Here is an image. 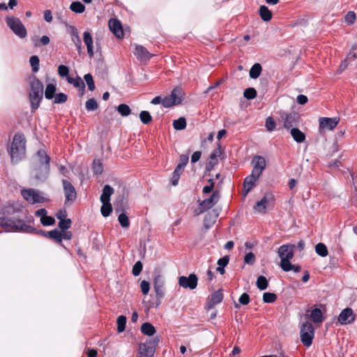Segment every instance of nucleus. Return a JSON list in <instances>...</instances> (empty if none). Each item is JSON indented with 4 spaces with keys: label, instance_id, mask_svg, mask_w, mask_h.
<instances>
[{
    "label": "nucleus",
    "instance_id": "nucleus-1",
    "mask_svg": "<svg viewBox=\"0 0 357 357\" xmlns=\"http://www.w3.org/2000/svg\"><path fill=\"white\" fill-rule=\"evenodd\" d=\"M0 227L6 232H34L35 228L21 219L0 218Z\"/></svg>",
    "mask_w": 357,
    "mask_h": 357
},
{
    "label": "nucleus",
    "instance_id": "nucleus-2",
    "mask_svg": "<svg viewBox=\"0 0 357 357\" xmlns=\"http://www.w3.org/2000/svg\"><path fill=\"white\" fill-rule=\"evenodd\" d=\"M9 153L13 162H18L24 157L26 140L22 135L17 133L14 135Z\"/></svg>",
    "mask_w": 357,
    "mask_h": 357
},
{
    "label": "nucleus",
    "instance_id": "nucleus-3",
    "mask_svg": "<svg viewBox=\"0 0 357 357\" xmlns=\"http://www.w3.org/2000/svg\"><path fill=\"white\" fill-rule=\"evenodd\" d=\"M29 99L31 102V112H34L40 106L43 96V83L34 77L30 83Z\"/></svg>",
    "mask_w": 357,
    "mask_h": 357
},
{
    "label": "nucleus",
    "instance_id": "nucleus-4",
    "mask_svg": "<svg viewBox=\"0 0 357 357\" xmlns=\"http://www.w3.org/2000/svg\"><path fill=\"white\" fill-rule=\"evenodd\" d=\"M36 157L40 164V167L38 169H35L34 176L37 180L44 181L47 177L50 172V158L43 149L38 151Z\"/></svg>",
    "mask_w": 357,
    "mask_h": 357
},
{
    "label": "nucleus",
    "instance_id": "nucleus-5",
    "mask_svg": "<svg viewBox=\"0 0 357 357\" xmlns=\"http://www.w3.org/2000/svg\"><path fill=\"white\" fill-rule=\"evenodd\" d=\"M295 248L296 245L294 244H284L278 248V253L281 259V268L289 269V262L294 257V250Z\"/></svg>",
    "mask_w": 357,
    "mask_h": 357
},
{
    "label": "nucleus",
    "instance_id": "nucleus-6",
    "mask_svg": "<svg viewBox=\"0 0 357 357\" xmlns=\"http://www.w3.org/2000/svg\"><path fill=\"white\" fill-rule=\"evenodd\" d=\"M7 26L19 38H24L27 35L26 29L21 20L14 16H8L6 18Z\"/></svg>",
    "mask_w": 357,
    "mask_h": 357
},
{
    "label": "nucleus",
    "instance_id": "nucleus-7",
    "mask_svg": "<svg viewBox=\"0 0 357 357\" xmlns=\"http://www.w3.org/2000/svg\"><path fill=\"white\" fill-rule=\"evenodd\" d=\"M21 194L23 198L31 204L44 203L47 201L42 192L33 188L23 189L21 190Z\"/></svg>",
    "mask_w": 357,
    "mask_h": 357
},
{
    "label": "nucleus",
    "instance_id": "nucleus-8",
    "mask_svg": "<svg viewBox=\"0 0 357 357\" xmlns=\"http://www.w3.org/2000/svg\"><path fill=\"white\" fill-rule=\"evenodd\" d=\"M300 334L303 345L307 347L311 346L314 335V328L310 321H306L302 324Z\"/></svg>",
    "mask_w": 357,
    "mask_h": 357
},
{
    "label": "nucleus",
    "instance_id": "nucleus-9",
    "mask_svg": "<svg viewBox=\"0 0 357 357\" xmlns=\"http://www.w3.org/2000/svg\"><path fill=\"white\" fill-rule=\"evenodd\" d=\"M183 90L181 88H175L172 91L169 96L162 99V105L167 108L179 105L183 100Z\"/></svg>",
    "mask_w": 357,
    "mask_h": 357
},
{
    "label": "nucleus",
    "instance_id": "nucleus-10",
    "mask_svg": "<svg viewBox=\"0 0 357 357\" xmlns=\"http://www.w3.org/2000/svg\"><path fill=\"white\" fill-rule=\"evenodd\" d=\"M159 342L158 337L152 340H149L145 343H142L139 346V354L142 357H153L155 348Z\"/></svg>",
    "mask_w": 357,
    "mask_h": 357
},
{
    "label": "nucleus",
    "instance_id": "nucleus-11",
    "mask_svg": "<svg viewBox=\"0 0 357 357\" xmlns=\"http://www.w3.org/2000/svg\"><path fill=\"white\" fill-rule=\"evenodd\" d=\"M63 188L65 195V204H71L77 198V192L73 184L66 179L62 180Z\"/></svg>",
    "mask_w": 357,
    "mask_h": 357
},
{
    "label": "nucleus",
    "instance_id": "nucleus-12",
    "mask_svg": "<svg viewBox=\"0 0 357 357\" xmlns=\"http://www.w3.org/2000/svg\"><path fill=\"white\" fill-rule=\"evenodd\" d=\"M340 119L337 117H321L319 119V130L320 132L326 130H333L338 125Z\"/></svg>",
    "mask_w": 357,
    "mask_h": 357
},
{
    "label": "nucleus",
    "instance_id": "nucleus-13",
    "mask_svg": "<svg viewBox=\"0 0 357 357\" xmlns=\"http://www.w3.org/2000/svg\"><path fill=\"white\" fill-rule=\"evenodd\" d=\"M153 288L158 305H159L165 295V282L161 275H158L155 276L153 279Z\"/></svg>",
    "mask_w": 357,
    "mask_h": 357
},
{
    "label": "nucleus",
    "instance_id": "nucleus-14",
    "mask_svg": "<svg viewBox=\"0 0 357 357\" xmlns=\"http://www.w3.org/2000/svg\"><path fill=\"white\" fill-rule=\"evenodd\" d=\"M274 204L273 196L271 193L266 194L262 199L257 202L254 206V210L259 213H265L269 206Z\"/></svg>",
    "mask_w": 357,
    "mask_h": 357
},
{
    "label": "nucleus",
    "instance_id": "nucleus-15",
    "mask_svg": "<svg viewBox=\"0 0 357 357\" xmlns=\"http://www.w3.org/2000/svg\"><path fill=\"white\" fill-rule=\"evenodd\" d=\"M219 199V192L218 191H214L210 197L199 203L200 210L199 213H197V215H200L206 210L211 208L218 202Z\"/></svg>",
    "mask_w": 357,
    "mask_h": 357
},
{
    "label": "nucleus",
    "instance_id": "nucleus-16",
    "mask_svg": "<svg viewBox=\"0 0 357 357\" xmlns=\"http://www.w3.org/2000/svg\"><path fill=\"white\" fill-rule=\"evenodd\" d=\"M198 278L195 273H191L188 277L180 276L178 284L185 289H195L197 286Z\"/></svg>",
    "mask_w": 357,
    "mask_h": 357
},
{
    "label": "nucleus",
    "instance_id": "nucleus-17",
    "mask_svg": "<svg viewBox=\"0 0 357 357\" xmlns=\"http://www.w3.org/2000/svg\"><path fill=\"white\" fill-rule=\"evenodd\" d=\"M252 165H253L252 172L254 174L261 176L263 171L266 169V162L263 156L255 155L252 160Z\"/></svg>",
    "mask_w": 357,
    "mask_h": 357
},
{
    "label": "nucleus",
    "instance_id": "nucleus-18",
    "mask_svg": "<svg viewBox=\"0 0 357 357\" xmlns=\"http://www.w3.org/2000/svg\"><path fill=\"white\" fill-rule=\"evenodd\" d=\"M355 320V315L353 310L350 307H347L341 311L340 313L337 321L342 325H346L354 322Z\"/></svg>",
    "mask_w": 357,
    "mask_h": 357
},
{
    "label": "nucleus",
    "instance_id": "nucleus-19",
    "mask_svg": "<svg viewBox=\"0 0 357 357\" xmlns=\"http://www.w3.org/2000/svg\"><path fill=\"white\" fill-rule=\"evenodd\" d=\"M223 300V294L221 290L213 292L207 298L206 303L205 305V309L207 310H211L214 307L216 304L221 303Z\"/></svg>",
    "mask_w": 357,
    "mask_h": 357
},
{
    "label": "nucleus",
    "instance_id": "nucleus-20",
    "mask_svg": "<svg viewBox=\"0 0 357 357\" xmlns=\"http://www.w3.org/2000/svg\"><path fill=\"white\" fill-rule=\"evenodd\" d=\"M108 25L111 31L119 38L123 37V31L121 23L116 19H110Z\"/></svg>",
    "mask_w": 357,
    "mask_h": 357
},
{
    "label": "nucleus",
    "instance_id": "nucleus-21",
    "mask_svg": "<svg viewBox=\"0 0 357 357\" xmlns=\"http://www.w3.org/2000/svg\"><path fill=\"white\" fill-rule=\"evenodd\" d=\"M259 175L254 174L253 172L249 176H248L243 181V191L244 195L245 196L255 185V183L259 178Z\"/></svg>",
    "mask_w": 357,
    "mask_h": 357
},
{
    "label": "nucleus",
    "instance_id": "nucleus-22",
    "mask_svg": "<svg viewBox=\"0 0 357 357\" xmlns=\"http://www.w3.org/2000/svg\"><path fill=\"white\" fill-rule=\"evenodd\" d=\"M70 33L71 36V40L73 43L77 47L79 54H81L82 50V40L79 38L78 31L77 28L74 26H70Z\"/></svg>",
    "mask_w": 357,
    "mask_h": 357
},
{
    "label": "nucleus",
    "instance_id": "nucleus-23",
    "mask_svg": "<svg viewBox=\"0 0 357 357\" xmlns=\"http://www.w3.org/2000/svg\"><path fill=\"white\" fill-rule=\"evenodd\" d=\"M299 121V115L296 112L287 114L284 121V126L287 129H291L296 126Z\"/></svg>",
    "mask_w": 357,
    "mask_h": 357
},
{
    "label": "nucleus",
    "instance_id": "nucleus-24",
    "mask_svg": "<svg viewBox=\"0 0 357 357\" xmlns=\"http://www.w3.org/2000/svg\"><path fill=\"white\" fill-rule=\"evenodd\" d=\"M218 213L215 211L208 212L204 219V226L206 229L211 228L216 222Z\"/></svg>",
    "mask_w": 357,
    "mask_h": 357
},
{
    "label": "nucleus",
    "instance_id": "nucleus-25",
    "mask_svg": "<svg viewBox=\"0 0 357 357\" xmlns=\"http://www.w3.org/2000/svg\"><path fill=\"white\" fill-rule=\"evenodd\" d=\"M134 54L140 61H148L152 56V54H151L148 50L142 45H136Z\"/></svg>",
    "mask_w": 357,
    "mask_h": 357
},
{
    "label": "nucleus",
    "instance_id": "nucleus-26",
    "mask_svg": "<svg viewBox=\"0 0 357 357\" xmlns=\"http://www.w3.org/2000/svg\"><path fill=\"white\" fill-rule=\"evenodd\" d=\"M220 153L221 151L219 147L214 149L210 154L206 162V169L208 171H211L214 167V166L218 163V157L220 155Z\"/></svg>",
    "mask_w": 357,
    "mask_h": 357
},
{
    "label": "nucleus",
    "instance_id": "nucleus-27",
    "mask_svg": "<svg viewBox=\"0 0 357 357\" xmlns=\"http://www.w3.org/2000/svg\"><path fill=\"white\" fill-rule=\"evenodd\" d=\"M83 40L87 49L89 56L91 58L94 55L93 38L91 34L89 31H84L83 33Z\"/></svg>",
    "mask_w": 357,
    "mask_h": 357
},
{
    "label": "nucleus",
    "instance_id": "nucleus-28",
    "mask_svg": "<svg viewBox=\"0 0 357 357\" xmlns=\"http://www.w3.org/2000/svg\"><path fill=\"white\" fill-rule=\"evenodd\" d=\"M310 319L314 324H320L324 321V316L322 311L319 308H314L310 311Z\"/></svg>",
    "mask_w": 357,
    "mask_h": 357
},
{
    "label": "nucleus",
    "instance_id": "nucleus-29",
    "mask_svg": "<svg viewBox=\"0 0 357 357\" xmlns=\"http://www.w3.org/2000/svg\"><path fill=\"white\" fill-rule=\"evenodd\" d=\"M290 133L293 139L297 143H303L305 140V135L301 130L297 128H292L290 130Z\"/></svg>",
    "mask_w": 357,
    "mask_h": 357
},
{
    "label": "nucleus",
    "instance_id": "nucleus-30",
    "mask_svg": "<svg viewBox=\"0 0 357 357\" xmlns=\"http://www.w3.org/2000/svg\"><path fill=\"white\" fill-rule=\"evenodd\" d=\"M114 193V189L109 185H105L100 196L101 202H110V197Z\"/></svg>",
    "mask_w": 357,
    "mask_h": 357
},
{
    "label": "nucleus",
    "instance_id": "nucleus-31",
    "mask_svg": "<svg viewBox=\"0 0 357 357\" xmlns=\"http://www.w3.org/2000/svg\"><path fill=\"white\" fill-rule=\"evenodd\" d=\"M259 14L264 22H269L272 19V13L267 6L263 5L259 7Z\"/></svg>",
    "mask_w": 357,
    "mask_h": 357
},
{
    "label": "nucleus",
    "instance_id": "nucleus-32",
    "mask_svg": "<svg viewBox=\"0 0 357 357\" xmlns=\"http://www.w3.org/2000/svg\"><path fill=\"white\" fill-rule=\"evenodd\" d=\"M141 332L144 335L153 336L155 333V328L151 324L146 322L141 326Z\"/></svg>",
    "mask_w": 357,
    "mask_h": 357
},
{
    "label": "nucleus",
    "instance_id": "nucleus-33",
    "mask_svg": "<svg viewBox=\"0 0 357 357\" xmlns=\"http://www.w3.org/2000/svg\"><path fill=\"white\" fill-rule=\"evenodd\" d=\"M48 238L54 240L55 242L64 247L62 243V238H61V231L57 229H54L52 231H47Z\"/></svg>",
    "mask_w": 357,
    "mask_h": 357
},
{
    "label": "nucleus",
    "instance_id": "nucleus-34",
    "mask_svg": "<svg viewBox=\"0 0 357 357\" xmlns=\"http://www.w3.org/2000/svg\"><path fill=\"white\" fill-rule=\"evenodd\" d=\"M68 82L72 84L76 88H79L82 91V95L83 94V91L85 88V84L84 81L81 79L79 77H77L76 78H73L70 77H68Z\"/></svg>",
    "mask_w": 357,
    "mask_h": 357
},
{
    "label": "nucleus",
    "instance_id": "nucleus-35",
    "mask_svg": "<svg viewBox=\"0 0 357 357\" xmlns=\"http://www.w3.org/2000/svg\"><path fill=\"white\" fill-rule=\"evenodd\" d=\"M184 169L181 168V166H176L172 177V184L173 185H177L180 178V176L183 173Z\"/></svg>",
    "mask_w": 357,
    "mask_h": 357
},
{
    "label": "nucleus",
    "instance_id": "nucleus-36",
    "mask_svg": "<svg viewBox=\"0 0 357 357\" xmlns=\"http://www.w3.org/2000/svg\"><path fill=\"white\" fill-rule=\"evenodd\" d=\"M315 252L318 255L322 257H326L328 254L327 247L323 243H319L316 245Z\"/></svg>",
    "mask_w": 357,
    "mask_h": 357
},
{
    "label": "nucleus",
    "instance_id": "nucleus-37",
    "mask_svg": "<svg viewBox=\"0 0 357 357\" xmlns=\"http://www.w3.org/2000/svg\"><path fill=\"white\" fill-rule=\"evenodd\" d=\"M56 85L54 84H48L45 91V98L48 100H51L54 97L56 92Z\"/></svg>",
    "mask_w": 357,
    "mask_h": 357
},
{
    "label": "nucleus",
    "instance_id": "nucleus-38",
    "mask_svg": "<svg viewBox=\"0 0 357 357\" xmlns=\"http://www.w3.org/2000/svg\"><path fill=\"white\" fill-rule=\"evenodd\" d=\"M70 9L75 13H82L85 10V6L79 1H74L70 4Z\"/></svg>",
    "mask_w": 357,
    "mask_h": 357
},
{
    "label": "nucleus",
    "instance_id": "nucleus-39",
    "mask_svg": "<svg viewBox=\"0 0 357 357\" xmlns=\"http://www.w3.org/2000/svg\"><path fill=\"white\" fill-rule=\"evenodd\" d=\"M261 72V66L259 63L254 64L250 70V77L252 79L259 77Z\"/></svg>",
    "mask_w": 357,
    "mask_h": 357
},
{
    "label": "nucleus",
    "instance_id": "nucleus-40",
    "mask_svg": "<svg viewBox=\"0 0 357 357\" xmlns=\"http://www.w3.org/2000/svg\"><path fill=\"white\" fill-rule=\"evenodd\" d=\"M173 126L175 130H183L186 127L185 119L184 117H180L179 119L174 120L173 122Z\"/></svg>",
    "mask_w": 357,
    "mask_h": 357
},
{
    "label": "nucleus",
    "instance_id": "nucleus-41",
    "mask_svg": "<svg viewBox=\"0 0 357 357\" xmlns=\"http://www.w3.org/2000/svg\"><path fill=\"white\" fill-rule=\"evenodd\" d=\"M257 287L260 290H265L268 285V282L266 277L260 275L257 280Z\"/></svg>",
    "mask_w": 357,
    "mask_h": 357
},
{
    "label": "nucleus",
    "instance_id": "nucleus-42",
    "mask_svg": "<svg viewBox=\"0 0 357 357\" xmlns=\"http://www.w3.org/2000/svg\"><path fill=\"white\" fill-rule=\"evenodd\" d=\"M102 205L100 208L101 214L103 217H107L112 211V207L110 202H102Z\"/></svg>",
    "mask_w": 357,
    "mask_h": 357
},
{
    "label": "nucleus",
    "instance_id": "nucleus-43",
    "mask_svg": "<svg viewBox=\"0 0 357 357\" xmlns=\"http://www.w3.org/2000/svg\"><path fill=\"white\" fill-rule=\"evenodd\" d=\"M126 320V317L124 315H121L117 318L116 323L119 333H122L125 331Z\"/></svg>",
    "mask_w": 357,
    "mask_h": 357
},
{
    "label": "nucleus",
    "instance_id": "nucleus-44",
    "mask_svg": "<svg viewBox=\"0 0 357 357\" xmlns=\"http://www.w3.org/2000/svg\"><path fill=\"white\" fill-rule=\"evenodd\" d=\"M30 65L32 68V70L33 73H36L39 70V63L40 60L38 56L33 55L30 57L29 59Z\"/></svg>",
    "mask_w": 357,
    "mask_h": 357
},
{
    "label": "nucleus",
    "instance_id": "nucleus-45",
    "mask_svg": "<svg viewBox=\"0 0 357 357\" xmlns=\"http://www.w3.org/2000/svg\"><path fill=\"white\" fill-rule=\"evenodd\" d=\"M118 220L121 226L123 228H128L130 226L129 218L128 215L124 213H121L119 215Z\"/></svg>",
    "mask_w": 357,
    "mask_h": 357
},
{
    "label": "nucleus",
    "instance_id": "nucleus-46",
    "mask_svg": "<svg viewBox=\"0 0 357 357\" xmlns=\"http://www.w3.org/2000/svg\"><path fill=\"white\" fill-rule=\"evenodd\" d=\"M85 107L89 112L95 111L98 109V104L94 98H90L86 102Z\"/></svg>",
    "mask_w": 357,
    "mask_h": 357
},
{
    "label": "nucleus",
    "instance_id": "nucleus-47",
    "mask_svg": "<svg viewBox=\"0 0 357 357\" xmlns=\"http://www.w3.org/2000/svg\"><path fill=\"white\" fill-rule=\"evenodd\" d=\"M139 119L144 124H148L152 121V116L148 111L141 112L139 114Z\"/></svg>",
    "mask_w": 357,
    "mask_h": 357
},
{
    "label": "nucleus",
    "instance_id": "nucleus-48",
    "mask_svg": "<svg viewBox=\"0 0 357 357\" xmlns=\"http://www.w3.org/2000/svg\"><path fill=\"white\" fill-rule=\"evenodd\" d=\"M277 299V296L274 293L265 292L263 294V301L266 303H274Z\"/></svg>",
    "mask_w": 357,
    "mask_h": 357
},
{
    "label": "nucleus",
    "instance_id": "nucleus-49",
    "mask_svg": "<svg viewBox=\"0 0 357 357\" xmlns=\"http://www.w3.org/2000/svg\"><path fill=\"white\" fill-rule=\"evenodd\" d=\"M117 110L123 116H127L131 112L130 107L126 104L119 105L117 107Z\"/></svg>",
    "mask_w": 357,
    "mask_h": 357
},
{
    "label": "nucleus",
    "instance_id": "nucleus-50",
    "mask_svg": "<svg viewBox=\"0 0 357 357\" xmlns=\"http://www.w3.org/2000/svg\"><path fill=\"white\" fill-rule=\"evenodd\" d=\"M257 93L254 88H248L243 92V96L248 100H252L257 97Z\"/></svg>",
    "mask_w": 357,
    "mask_h": 357
},
{
    "label": "nucleus",
    "instance_id": "nucleus-51",
    "mask_svg": "<svg viewBox=\"0 0 357 357\" xmlns=\"http://www.w3.org/2000/svg\"><path fill=\"white\" fill-rule=\"evenodd\" d=\"M84 78L87 84L89 90L93 91L96 88L93 76L90 73H88L84 75Z\"/></svg>",
    "mask_w": 357,
    "mask_h": 357
},
{
    "label": "nucleus",
    "instance_id": "nucleus-52",
    "mask_svg": "<svg viewBox=\"0 0 357 357\" xmlns=\"http://www.w3.org/2000/svg\"><path fill=\"white\" fill-rule=\"evenodd\" d=\"M71 223H72L71 220L69 218L61 219L59 222V227L63 231L67 230L68 229H69L70 227Z\"/></svg>",
    "mask_w": 357,
    "mask_h": 357
},
{
    "label": "nucleus",
    "instance_id": "nucleus-53",
    "mask_svg": "<svg viewBox=\"0 0 357 357\" xmlns=\"http://www.w3.org/2000/svg\"><path fill=\"white\" fill-rule=\"evenodd\" d=\"M34 45L39 47L40 45H47L50 43V38L47 36H43L40 38V40L33 39Z\"/></svg>",
    "mask_w": 357,
    "mask_h": 357
},
{
    "label": "nucleus",
    "instance_id": "nucleus-54",
    "mask_svg": "<svg viewBox=\"0 0 357 357\" xmlns=\"http://www.w3.org/2000/svg\"><path fill=\"white\" fill-rule=\"evenodd\" d=\"M93 170L96 174H100L102 172V164L99 160H95L93 163Z\"/></svg>",
    "mask_w": 357,
    "mask_h": 357
},
{
    "label": "nucleus",
    "instance_id": "nucleus-55",
    "mask_svg": "<svg viewBox=\"0 0 357 357\" xmlns=\"http://www.w3.org/2000/svg\"><path fill=\"white\" fill-rule=\"evenodd\" d=\"M68 96L66 94L63 93H59L56 94L54 96V102L56 104H62L67 101Z\"/></svg>",
    "mask_w": 357,
    "mask_h": 357
},
{
    "label": "nucleus",
    "instance_id": "nucleus-56",
    "mask_svg": "<svg viewBox=\"0 0 357 357\" xmlns=\"http://www.w3.org/2000/svg\"><path fill=\"white\" fill-rule=\"evenodd\" d=\"M40 222L43 226H52L54 225L55 220L52 216L45 215L43 218H40Z\"/></svg>",
    "mask_w": 357,
    "mask_h": 357
},
{
    "label": "nucleus",
    "instance_id": "nucleus-57",
    "mask_svg": "<svg viewBox=\"0 0 357 357\" xmlns=\"http://www.w3.org/2000/svg\"><path fill=\"white\" fill-rule=\"evenodd\" d=\"M344 20L349 25L354 24L356 20V13L354 11H349L344 17Z\"/></svg>",
    "mask_w": 357,
    "mask_h": 357
},
{
    "label": "nucleus",
    "instance_id": "nucleus-58",
    "mask_svg": "<svg viewBox=\"0 0 357 357\" xmlns=\"http://www.w3.org/2000/svg\"><path fill=\"white\" fill-rule=\"evenodd\" d=\"M143 265L140 261H137L132 266V273L133 275L137 276L142 271Z\"/></svg>",
    "mask_w": 357,
    "mask_h": 357
},
{
    "label": "nucleus",
    "instance_id": "nucleus-59",
    "mask_svg": "<svg viewBox=\"0 0 357 357\" xmlns=\"http://www.w3.org/2000/svg\"><path fill=\"white\" fill-rule=\"evenodd\" d=\"M266 128L268 131L271 132L275 128V123L272 117H268L266 120Z\"/></svg>",
    "mask_w": 357,
    "mask_h": 357
},
{
    "label": "nucleus",
    "instance_id": "nucleus-60",
    "mask_svg": "<svg viewBox=\"0 0 357 357\" xmlns=\"http://www.w3.org/2000/svg\"><path fill=\"white\" fill-rule=\"evenodd\" d=\"M189 160L188 155L186 154H182L179 157V163L178 164V166H181V168L185 169V167L188 164Z\"/></svg>",
    "mask_w": 357,
    "mask_h": 357
},
{
    "label": "nucleus",
    "instance_id": "nucleus-61",
    "mask_svg": "<svg viewBox=\"0 0 357 357\" xmlns=\"http://www.w3.org/2000/svg\"><path fill=\"white\" fill-rule=\"evenodd\" d=\"M255 261V256L252 252H248L244 257V262L248 264H253Z\"/></svg>",
    "mask_w": 357,
    "mask_h": 357
},
{
    "label": "nucleus",
    "instance_id": "nucleus-62",
    "mask_svg": "<svg viewBox=\"0 0 357 357\" xmlns=\"http://www.w3.org/2000/svg\"><path fill=\"white\" fill-rule=\"evenodd\" d=\"M58 73L61 77H64L68 75L69 68L64 65H60L58 67Z\"/></svg>",
    "mask_w": 357,
    "mask_h": 357
},
{
    "label": "nucleus",
    "instance_id": "nucleus-63",
    "mask_svg": "<svg viewBox=\"0 0 357 357\" xmlns=\"http://www.w3.org/2000/svg\"><path fill=\"white\" fill-rule=\"evenodd\" d=\"M141 291L144 295H146L150 289V284L146 280H142L140 284Z\"/></svg>",
    "mask_w": 357,
    "mask_h": 357
},
{
    "label": "nucleus",
    "instance_id": "nucleus-64",
    "mask_svg": "<svg viewBox=\"0 0 357 357\" xmlns=\"http://www.w3.org/2000/svg\"><path fill=\"white\" fill-rule=\"evenodd\" d=\"M229 257L228 255H225L223 257L219 259L218 260V266H220V267H225L227 266V264H229Z\"/></svg>",
    "mask_w": 357,
    "mask_h": 357
}]
</instances>
